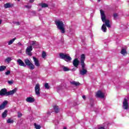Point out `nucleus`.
I'll list each match as a JSON object with an SVG mask.
<instances>
[{"label": "nucleus", "mask_w": 129, "mask_h": 129, "mask_svg": "<svg viewBox=\"0 0 129 129\" xmlns=\"http://www.w3.org/2000/svg\"><path fill=\"white\" fill-rule=\"evenodd\" d=\"M18 45H19L20 46H23V45L22 44V43H21L20 42H19Z\"/></svg>", "instance_id": "ea45409f"}, {"label": "nucleus", "mask_w": 129, "mask_h": 129, "mask_svg": "<svg viewBox=\"0 0 129 129\" xmlns=\"http://www.w3.org/2000/svg\"><path fill=\"white\" fill-rule=\"evenodd\" d=\"M8 83L9 85H12V84H14V80L8 81Z\"/></svg>", "instance_id": "2f4dec72"}, {"label": "nucleus", "mask_w": 129, "mask_h": 129, "mask_svg": "<svg viewBox=\"0 0 129 129\" xmlns=\"http://www.w3.org/2000/svg\"><path fill=\"white\" fill-rule=\"evenodd\" d=\"M56 90L58 91L59 90V88H57Z\"/></svg>", "instance_id": "c03bdc74"}, {"label": "nucleus", "mask_w": 129, "mask_h": 129, "mask_svg": "<svg viewBox=\"0 0 129 129\" xmlns=\"http://www.w3.org/2000/svg\"><path fill=\"white\" fill-rule=\"evenodd\" d=\"M100 1H101V0H98V2H100Z\"/></svg>", "instance_id": "49530a36"}, {"label": "nucleus", "mask_w": 129, "mask_h": 129, "mask_svg": "<svg viewBox=\"0 0 129 129\" xmlns=\"http://www.w3.org/2000/svg\"><path fill=\"white\" fill-rule=\"evenodd\" d=\"M15 40H16V38H13V39L10 40L8 42V45H12V44H13V43H14V42H15Z\"/></svg>", "instance_id": "393cba45"}, {"label": "nucleus", "mask_w": 129, "mask_h": 129, "mask_svg": "<svg viewBox=\"0 0 129 129\" xmlns=\"http://www.w3.org/2000/svg\"><path fill=\"white\" fill-rule=\"evenodd\" d=\"M31 51H33V47L32 46L27 47L26 50V54L29 56H32Z\"/></svg>", "instance_id": "1a4fd4ad"}, {"label": "nucleus", "mask_w": 129, "mask_h": 129, "mask_svg": "<svg viewBox=\"0 0 129 129\" xmlns=\"http://www.w3.org/2000/svg\"><path fill=\"white\" fill-rule=\"evenodd\" d=\"M31 46H38V45H39V43H38L36 41H31Z\"/></svg>", "instance_id": "6ab92c4d"}, {"label": "nucleus", "mask_w": 129, "mask_h": 129, "mask_svg": "<svg viewBox=\"0 0 129 129\" xmlns=\"http://www.w3.org/2000/svg\"><path fill=\"white\" fill-rule=\"evenodd\" d=\"M11 74V71H8L7 72H5L6 75H10Z\"/></svg>", "instance_id": "f704fd0d"}, {"label": "nucleus", "mask_w": 129, "mask_h": 129, "mask_svg": "<svg viewBox=\"0 0 129 129\" xmlns=\"http://www.w3.org/2000/svg\"><path fill=\"white\" fill-rule=\"evenodd\" d=\"M120 53L123 56H124V55H126V54H127V52H126V50L124 48H123L121 49Z\"/></svg>", "instance_id": "a211bd4d"}, {"label": "nucleus", "mask_w": 129, "mask_h": 129, "mask_svg": "<svg viewBox=\"0 0 129 129\" xmlns=\"http://www.w3.org/2000/svg\"><path fill=\"white\" fill-rule=\"evenodd\" d=\"M80 61L82 70L80 71V74L82 76L85 75L87 73V70H85V63L84 62L85 61V55L84 54L81 55Z\"/></svg>", "instance_id": "f257e3e1"}, {"label": "nucleus", "mask_w": 129, "mask_h": 129, "mask_svg": "<svg viewBox=\"0 0 129 129\" xmlns=\"http://www.w3.org/2000/svg\"><path fill=\"white\" fill-rule=\"evenodd\" d=\"M127 101H128V100L126 98L124 99L122 106L123 109H128V103Z\"/></svg>", "instance_id": "6e6552de"}, {"label": "nucleus", "mask_w": 129, "mask_h": 129, "mask_svg": "<svg viewBox=\"0 0 129 129\" xmlns=\"http://www.w3.org/2000/svg\"><path fill=\"white\" fill-rule=\"evenodd\" d=\"M40 90L41 89H40V84H37L35 85V89H34L35 94L36 95H37V96H38V97L40 96L41 94V93L40 92Z\"/></svg>", "instance_id": "0eeeda50"}, {"label": "nucleus", "mask_w": 129, "mask_h": 129, "mask_svg": "<svg viewBox=\"0 0 129 129\" xmlns=\"http://www.w3.org/2000/svg\"><path fill=\"white\" fill-rule=\"evenodd\" d=\"M2 23H3V20L0 19V25H1Z\"/></svg>", "instance_id": "a19ab883"}, {"label": "nucleus", "mask_w": 129, "mask_h": 129, "mask_svg": "<svg viewBox=\"0 0 129 129\" xmlns=\"http://www.w3.org/2000/svg\"><path fill=\"white\" fill-rule=\"evenodd\" d=\"M34 126H35V128H36V129L41 128V126L39 124H36V123H34Z\"/></svg>", "instance_id": "c85d7f7f"}, {"label": "nucleus", "mask_w": 129, "mask_h": 129, "mask_svg": "<svg viewBox=\"0 0 129 129\" xmlns=\"http://www.w3.org/2000/svg\"><path fill=\"white\" fill-rule=\"evenodd\" d=\"M30 3H34V0H30Z\"/></svg>", "instance_id": "79ce46f5"}, {"label": "nucleus", "mask_w": 129, "mask_h": 129, "mask_svg": "<svg viewBox=\"0 0 129 129\" xmlns=\"http://www.w3.org/2000/svg\"><path fill=\"white\" fill-rule=\"evenodd\" d=\"M33 59L35 66H36L37 67H40V62H39V60L37 59V58H36L35 57H33Z\"/></svg>", "instance_id": "4468645a"}, {"label": "nucleus", "mask_w": 129, "mask_h": 129, "mask_svg": "<svg viewBox=\"0 0 129 129\" xmlns=\"http://www.w3.org/2000/svg\"><path fill=\"white\" fill-rule=\"evenodd\" d=\"M18 2H20V1H21V0H17Z\"/></svg>", "instance_id": "de8ad7c7"}, {"label": "nucleus", "mask_w": 129, "mask_h": 129, "mask_svg": "<svg viewBox=\"0 0 129 129\" xmlns=\"http://www.w3.org/2000/svg\"><path fill=\"white\" fill-rule=\"evenodd\" d=\"M16 25H17V26H20V22H15Z\"/></svg>", "instance_id": "e433bc0d"}, {"label": "nucleus", "mask_w": 129, "mask_h": 129, "mask_svg": "<svg viewBox=\"0 0 129 129\" xmlns=\"http://www.w3.org/2000/svg\"><path fill=\"white\" fill-rule=\"evenodd\" d=\"M70 83L72 85H74V86L76 87L79 86L80 85V83L74 81L70 82Z\"/></svg>", "instance_id": "f3484780"}, {"label": "nucleus", "mask_w": 129, "mask_h": 129, "mask_svg": "<svg viewBox=\"0 0 129 129\" xmlns=\"http://www.w3.org/2000/svg\"><path fill=\"white\" fill-rule=\"evenodd\" d=\"M100 14H101V18L102 22H104L105 24L107 27V28H110L111 26L110 24H109V20H106V17H105V14H104V11H103L102 10H100Z\"/></svg>", "instance_id": "20e7f679"}, {"label": "nucleus", "mask_w": 129, "mask_h": 129, "mask_svg": "<svg viewBox=\"0 0 129 129\" xmlns=\"http://www.w3.org/2000/svg\"><path fill=\"white\" fill-rule=\"evenodd\" d=\"M44 87L46 88V89H49L50 86H49V84H48L47 83H46L44 84Z\"/></svg>", "instance_id": "cd10ccee"}, {"label": "nucleus", "mask_w": 129, "mask_h": 129, "mask_svg": "<svg viewBox=\"0 0 129 129\" xmlns=\"http://www.w3.org/2000/svg\"><path fill=\"white\" fill-rule=\"evenodd\" d=\"M17 90H18V89L15 88L13 90L7 92V89H2L0 91V96H4V95H6L7 96H8V95H13V94H15V93L17 92Z\"/></svg>", "instance_id": "f03ea898"}, {"label": "nucleus", "mask_w": 129, "mask_h": 129, "mask_svg": "<svg viewBox=\"0 0 129 129\" xmlns=\"http://www.w3.org/2000/svg\"><path fill=\"white\" fill-rule=\"evenodd\" d=\"M14 7V4L8 3L4 4V8L5 9H10V8H13Z\"/></svg>", "instance_id": "2eb2a0df"}, {"label": "nucleus", "mask_w": 129, "mask_h": 129, "mask_svg": "<svg viewBox=\"0 0 129 129\" xmlns=\"http://www.w3.org/2000/svg\"><path fill=\"white\" fill-rule=\"evenodd\" d=\"M24 62L25 63L26 67L27 66H28L30 70H34V69H35V66L33 63H32V62H31L29 59H25Z\"/></svg>", "instance_id": "423d86ee"}, {"label": "nucleus", "mask_w": 129, "mask_h": 129, "mask_svg": "<svg viewBox=\"0 0 129 129\" xmlns=\"http://www.w3.org/2000/svg\"><path fill=\"white\" fill-rule=\"evenodd\" d=\"M51 112H52L48 111L47 113L50 115V114H51Z\"/></svg>", "instance_id": "58836bf2"}, {"label": "nucleus", "mask_w": 129, "mask_h": 129, "mask_svg": "<svg viewBox=\"0 0 129 129\" xmlns=\"http://www.w3.org/2000/svg\"><path fill=\"white\" fill-rule=\"evenodd\" d=\"M8 104V101H4L2 104L0 106V110H2L6 107V105Z\"/></svg>", "instance_id": "dca6fc26"}, {"label": "nucleus", "mask_w": 129, "mask_h": 129, "mask_svg": "<svg viewBox=\"0 0 129 129\" xmlns=\"http://www.w3.org/2000/svg\"><path fill=\"white\" fill-rule=\"evenodd\" d=\"M17 64L19 65V66H23V67H26V64H25V62L22 60L21 59H18L17 60Z\"/></svg>", "instance_id": "f8f14e48"}, {"label": "nucleus", "mask_w": 129, "mask_h": 129, "mask_svg": "<svg viewBox=\"0 0 129 129\" xmlns=\"http://www.w3.org/2000/svg\"><path fill=\"white\" fill-rule=\"evenodd\" d=\"M63 129H67L66 127H64Z\"/></svg>", "instance_id": "a18cd8bd"}, {"label": "nucleus", "mask_w": 129, "mask_h": 129, "mask_svg": "<svg viewBox=\"0 0 129 129\" xmlns=\"http://www.w3.org/2000/svg\"><path fill=\"white\" fill-rule=\"evenodd\" d=\"M7 69V67L5 66H0V72H3V71H5Z\"/></svg>", "instance_id": "aec40b11"}, {"label": "nucleus", "mask_w": 129, "mask_h": 129, "mask_svg": "<svg viewBox=\"0 0 129 129\" xmlns=\"http://www.w3.org/2000/svg\"><path fill=\"white\" fill-rule=\"evenodd\" d=\"M79 63H80V61L78 60V58H75L73 61V65L76 67V68H78Z\"/></svg>", "instance_id": "9b49d317"}, {"label": "nucleus", "mask_w": 129, "mask_h": 129, "mask_svg": "<svg viewBox=\"0 0 129 129\" xmlns=\"http://www.w3.org/2000/svg\"><path fill=\"white\" fill-rule=\"evenodd\" d=\"M7 123H13L14 122V120H13L11 118H9L8 119H7Z\"/></svg>", "instance_id": "bb28decb"}, {"label": "nucleus", "mask_w": 129, "mask_h": 129, "mask_svg": "<svg viewBox=\"0 0 129 129\" xmlns=\"http://www.w3.org/2000/svg\"><path fill=\"white\" fill-rule=\"evenodd\" d=\"M25 8H26L27 9H31V8H32V6L26 5Z\"/></svg>", "instance_id": "c9c22d12"}, {"label": "nucleus", "mask_w": 129, "mask_h": 129, "mask_svg": "<svg viewBox=\"0 0 129 129\" xmlns=\"http://www.w3.org/2000/svg\"><path fill=\"white\" fill-rule=\"evenodd\" d=\"M26 101L29 103H33V102H35V99L33 97H29L26 99Z\"/></svg>", "instance_id": "ddd939ff"}, {"label": "nucleus", "mask_w": 129, "mask_h": 129, "mask_svg": "<svg viewBox=\"0 0 129 129\" xmlns=\"http://www.w3.org/2000/svg\"><path fill=\"white\" fill-rule=\"evenodd\" d=\"M59 58L62 59V60H64L66 62H70L72 60V58L70 57L69 54L63 53H59Z\"/></svg>", "instance_id": "39448f33"}, {"label": "nucleus", "mask_w": 129, "mask_h": 129, "mask_svg": "<svg viewBox=\"0 0 129 129\" xmlns=\"http://www.w3.org/2000/svg\"><path fill=\"white\" fill-rule=\"evenodd\" d=\"M54 23L58 30H60L61 34L65 33V28L64 27V23L60 20H57Z\"/></svg>", "instance_id": "7ed1b4c3"}, {"label": "nucleus", "mask_w": 129, "mask_h": 129, "mask_svg": "<svg viewBox=\"0 0 129 129\" xmlns=\"http://www.w3.org/2000/svg\"><path fill=\"white\" fill-rule=\"evenodd\" d=\"M62 68L63 69V71H64L65 72L70 71V69H69V68H68L67 67H65L64 66H63L62 67Z\"/></svg>", "instance_id": "b1692460"}, {"label": "nucleus", "mask_w": 129, "mask_h": 129, "mask_svg": "<svg viewBox=\"0 0 129 129\" xmlns=\"http://www.w3.org/2000/svg\"><path fill=\"white\" fill-rule=\"evenodd\" d=\"M11 61H12V57H9L5 59V62H7V63H10Z\"/></svg>", "instance_id": "a878e982"}, {"label": "nucleus", "mask_w": 129, "mask_h": 129, "mask_svg": "<svg viewBox=\"0 0 129 129\" xmlns=\"http://www.w3.org/2000/svg\"><path fill=\"white\" fill-rule=\"evenodd\" d=\"M96 96L97 97H98L99 98H104V93H103L101 91H98L96 93Z\"/></svg>", "instance_id": "9d476101"}, {"label": "nucleus", "mask_w": 129, "mask_h": 129, "mask_svg": "<svg viewBox=\"0 0 129 129\" xmlns=\"http://www.w3.org/2000/svg\"><path fill=\"white\" fill-rule=\"evenodd\" d=\"M98 129H105V128H104V127L100 126Z\"/></svg>", "instance_id": "4c0bfd02"}, {"label": "nucleus", "mask_w": 129, "mask_h": 129, "mask_svg": "<svg viewBox=\"0 0 129 129\" xmlns=\"http://www.w3.org/2000/svg\"><path fill=\"white\" fill-rule=\"evenodd\" d=\"M22 115H23L22 113H21L20 112H18V117H21L22 116Z\"/></svg>", "instance_id": "72a5a7b5"}, {"label": "nucleus", "mask_w": 129, "mask_h": 129, "mask_svg": "<svg viewBox=\"0 0 129 129\" xmlns=\"http://www.w3.org/2000/svg\"><path fill=\"white\" fill-rule=\"evenodd\" d=\"M117 17H118V15H117V14H114L113 15V18L114 20H116V19H117Z\"/></svg>", "instance_id": "473e14b6"}, {"label": "nucleus", "mask_w": 129, "mask_h": 129, "mask_svg": "<svg viewBox=\"0 0 129 129\" xmlns=\"http://www.w3.org/2000/svg\"><path fill=\"white\" fill-rule=\"evenodd\" d=\"M47 56L46 52L45 51L42 52V58H45Z\"/></svg>", "instance_id": "7c9ffc66"}, {"label": "nucleus", "mask_w": 129, "mask_h": 129, "mask_svg": "<svg viewBox=\"0 0 129 129\" xmlns=\"http://www.w3.org/2000/svg\"><path fill=\"white\" fill-rule=\"evenodd\" d=\"M102 31L104 32V33H106V26H105V24H103L101 27Z\"/></svg>", "instance_id": "412c9836"}, {"label": "nucleus", "mask_w": 129, "mask_h": 129, "mask_svg": "<svg viewBox=\"0 0 129 129\" xmlns=\"http://www.w3.org/2000/svg\"><path fill=\"white\" fill-rule=\"evenodd\" d=\"M7 115H8V110H6L2 113V117H3V118L7 117Z\"/></svg>", "instance_id": "5701e85b"}, {"label": "nucleus", "mask_w": 129, "mask_h": 129, "mask_svg": "<svg viewBox=\"0 0 129 129\" xmlns=\"http://www.w3.org/2000/svg\"><path fill=\"white\" fill-rule=\"evenodd\" d=\"M53 108L55 113H58V112H59V107L57 106H54Z\"/></svg>", "instance_id": "4be33fe9"}, {"label": "nucleus", "mask_w": 129, "mask_h": 129, "mask_svg": "<svg viewBox=\"0 0 129 129\" xmlns=\"http://www.w3.org/2000/svg\"><path fill=\"white\" fill-rule=\"evenodd\" d=\"M82 98H83V99H85L86 97H85V96H83Z\"/></svg>", "instance_id": "37998d69"}, {"label": "nucleus", "mask_w": 129, "mask_h": 129, "mask_svg": "<svg viewBox=\"0 0 129 129\" xmlns=\"http://www.w3.org/2000/svg\"><path fill=\"white\" fill-rule=\"evenodd\" d=\"M41 8H48V5L45 3L41 4Z\"/></svg>", "instance_id": "c756f323"}]
</instances>
